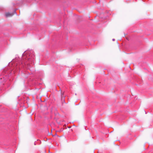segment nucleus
<instances>
[{"label": "nucleus", "instance_id": "nucleus-2", "mask_svg": "<svg viewBox=\"0 0 153 153\" xmlns=\"http://www.w3.org/2000/svg\"><path fill=\"white\" fill-rule=\"evenodd\" d=\"M114 39H113V41H114Z\"/></svg>", "mask_w": 153, "mask_h": 153}, {"label": "nucleus", "instance_id": "nucleus-1", "mask_svg": "<svg viewBox=\"0 0 153 153\" xmlns=\"http://www.w3.org/2000/svg\"><path fill=\"white\" fill-rule=\"evenodd\" d=\"M13 15L12 13H6L5 14V16L7 17H11Z\"/></svg>", "mask_w": 153, "mask_h": 153}]
</instances>
